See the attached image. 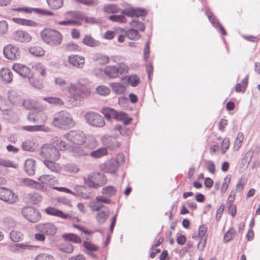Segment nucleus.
<instances>
[{"mask_svg":"<svg viewBox=\"0 0 260 260\" xmlns=\"http://www.w3.org/2000/svg\"><path fill=\"white\" fill-rule=\"evenodd\" d=\"M68 102L73 107L80 106L84 99L90 94V90L85 88H79L75 84L70 83L67 87Z\"/></svg>","mask_w":260,"mask_h":260,"instance_id":"1","label":"nucleus"},{"mask_svg":"<svg viewBox=\"0 0 260 260\" xmlns=\"http://www.w3.org/2000/svg\"><path fill=\"white\" fill-rule=\"evenodd\" d=\"M52 123L55 127L63 129L71 128L75 124L71 114L66 110L55 113Z\"/></svg>","mask_w":260,"mask_h":260,"instance_id":"2","label":"nucleus"},{"mask_svg":"<svg viewBox=\"0 0 260 260\" xmlns=\"http://www.w3.org/2000/svg\"><path fill=\"white\" fill-rule=\"evenodd\" d=\"M122 15H113L109 16L110 20L115 22L125 23L126 22V18L124 15L127 17H140L144 16L147 15V12L144 9L142 8H126L123 9L121 12Z\"/></svg>","mask_w":260,"mask_h":260,"instance_id":"3","label":"nucleus"},{"mask_svg":"<svg viewBox=\"0 0 260 260\" xmlns=\"http://www.w3.org/2000/svg\"><path fill=\"white\" fill-rule=\"evenodd\" d=\"M41 36L44 42L51 46H58L62 41L61 34L54 29H44L41 31Z\"/></svg>","mask_w":260,"mask_h":260,"instance_id":"4","label":"nucleus"},{"mask_svg":"<svg viewBox=\"0 0 260 260\" xmlns=\"http://www.w3.org/2000/svg\"><path fill=\"white\" fill-rule=\"evenodd\" d=\"M84 181L87 186L97 188L105 184L107 179L104 175L93 173L89 174L87 178H84Z\"/></svg>","mask_w":260,"mask_h":260,"instance_id":"5","label":"nucleus"},{"mask_svg":"<svg viewBox=\"0 0 260 260\" xmlns=\"http://www.w3.org/2000/svg\"><path fill=\"white\" fill-rule=\"evenodd\" d=\"M39 155L45 159L57 160L60 157V153L54 145L45 144L39 150Z\"/></svg>","mask_w":260,"mask_h":260,"instance_id":"6","label":"nucleus"},{"mask_svg":"<svg viewBox=\"0 0 260 260\" xmlns=\"http://www.w3.org/2000/svg\"><path fill=\"white\" fill-rule=\"evenodd\" d=\"M128 70V67L124 63H119L116 66H108L104 72L109 78H116L119 75L125 74Z\"/></svg>","mask_w":260,"mask_h":260,"instance_id":"7","label":"nucleus"},{"mask_svg":"<svg viewBox=\"0 0 260 260\" xmlns=\"http://www.w3.org/2000/svg\"><path fill=\"white\" fill-rule=\"evenodd\" d=\"M84 118L90 125L95 127H102L105 124L104 118L97 113L89 111L85 113Z\"/></svg>","mask_w":260,"mask_h":260,"instance_id":"8","label":"nucleus"},{"mask_svg":"<svg viewBox=\"0 0 260 260\" xmlns=\"http://www.w3.org/2000/svg\"><path fill=\"white\" fill-rule=\"evenodd\" d=\"M64 137L70 143L77 145H82L86 141L84 134L80 131H71Z\"/></svg>","mask_w":260,"mask_h":260,"instance_id":"9","label":"nucleus"},{"mask_svg":"<svg viewBox=\"0 0 260 260\" xmlns=\"http://www.w3.org/2000/svg\"><path fill=\"white\" fill-rule=\"evenodd\" d=\"M21 213L27 220L31 222H37L41 219V215L39 211L30 207L23 208Z\"/></svg>","mask_w":260,"mask_h":260,"instance_id":"10","label":"nucleus"},{"mask_svg":"<svg viewBox=\"0 0 260 260\" xmlns=\"http://www.w3.org/2000/svg\"><path fill=\"white\" fill-rule=\"evenodd\" d=\"M3 51L5 57L9 59L16 60L19 59L21 56L19 48L12 44L6 46Z\"/></svg>","mask_w":260,"mask_h":260,"instance_id":"11","label":"nucleus"},{"mask_svg":"<svg viewBox=\"0 0 260 260\" xmlns=\"http://www.w3.org/2000/svg\"><path fill=\"white\" fill-rule=\"evenodd\" d=\"M0 200L9 204H13L17 202L18 198L12 190L0 187Z\"/></svg>","mask_w":260,"mask_h":260,"instance_id":"12","label":"nucleus"},{"mask_svg":"<svg viewBox=\"0 0 260 260\" xmlns=\"http://www.w3.org/2000/svg\"><path fill=\"white\" fill-rule=\"evenodd\" d=\"M102 113L104 114L105 118L107 120H110L112 117L116 120L123 119L125 117V114L124 112H118L114 109L105 107L102 109Z\"/></svg>","mask_w":260,"mask_h":260,"instance_id":"13","label":"nucleus"},{"mask_svg":"<svg viewBox=\"0 0 260 260\" xmlns=\"http://www.w3.org/2000/svg\"><path fill=\"white\" fill-rule=\"evenodd\" d=\"M37 230L41 233L49 236H53L56 233L57 229L52 223H40L36 226Z\"/></svg>","mask_w":260,"mask_h":260,"instance_id":"14","label":"nucleus"},{"mask_svg":"<svg viewBox=\"0 0 260 260\" xmlns=\"http://www.w3.org/2000/svg\"><path fill=\"white\" fill-rule=\"evenodd\" d=\"M12 10L17 11L24 13H31V12H34L42 16H50L53 15V13L52 12L41 8H28L26 7H22L18 8L17 9H13Z\"/></svg>","mask_w":260,"mask_h":260,"instance_id":"15","label":"nucleus"},{"mask_svg":"<svg viewBox=\"0 0 260 260\" xmlns=\"http://www.w3.org/2000/svg\"><path fill=\"white\" fill-rule=\"evenodd\" d=\"M12 69L23 78H27L31 75V70L21 63H14L12 66Z\"/></svg>","mask_w":260,"mask_h":260,"instance_id":"16","label":"nucleus"},{"mask_svg":"<svg viewBox=\"0 0 260 260\" xmlns=\"http://www.w3.org/2000/svg\"><path fill=\"white\" fill-rule=\"evenodd\" d=\"M68 60L72 66L78 69L83 68L85 63L84 57L78 55H69Z\"/></svg>","mask_w":260,"mask_h":260,"instance_id":"17","label":"nucleus"},{"mask_svg":"<svg viewBox=\"0 0 260 260\" xmlns=\"http://www.w3.org/2000/svg\"><path fill=\"white\" fill-rule=\"evenodd\" d=\"M13 38L14 40L21 43L28 42L31 39L30 35L28 32L23 30L15 31L13 34Z\"/></svg>","mask_w":260,"mask_h":260,"instance_id":"18","label":"nucleus"},{"mask_svg":"<svg viewBox=\"0 0 260 260\" xmlns=\"http://www.w3.org/2000/svg\"><path fill=\"white\" fill-rule=\"evenodd\" d=\"M117 137L118 135L116 134L113 136L106 135L102 137V140L107 146L114 148L115 146H119V143L116 141Z\"/></svg>","mask_w":260,"mask_h":260,"instance_id":"19","label":"nucleus"},{"mask_svg":"<svg viewBox=\"0 0 260 260\" xmlns=\"http://www.w3.org/2000/svg\"><path fill=\"white\" fill-rule=\"evenodd\" d=\"M47 214L60 217L62 219H71L72 216L69 214H65L62 211L53 207H48L46 209Z\"/></svg>","mask_w":260,"mask_h":260,"instance_id":"20","label":"nucleus"},{"mask_svg":"<svg viewBox=\"0 0 260 260\" xmlns=\"http://www.w3.org/2000/svg\"><path fill=\"white\" fill-rule=\"evenodd\" d=\"M118 167V162L114 159H111L105 162L103 169L106 172L114 173Z\"/></svg>","mask_w":260,"mask_h":260,"instance_id":"21","label":"nucleus"},{"mask_svg":"<svg viewBox=\"0 0 260 260\" xmlns=\"http://www.w3.org/2000/svg\"><path fill=\"white\" fill-rule=\"evenodd\" d=\"M36 161L31 158L27 159L24 163V170L28 175H33L35 173Z\"/></svg>","mask_w":260,"mask_h":260,"instance_id":"22","label":"nucleus"},{"mask_svg":"<svg viewBox=\"0 0 260 260\" xmlns=\"http://www.w3.org/2000/svg\"><path fill=\"white\" fill-rule=\"evenodd\" d=\"M110 211L108 208H105L102 210L98 211L95 216L96 220L100 224H102L105 222L109 216Z\"/></svg>","mask_w":260,"mask_h":260,"instance_id":"23","label":"nucleus"},{"mask_svg":"<svg viewBox=\"0 0 260 260\" xmlns=\"http://www.w3.org/2000/svg\"><path fill=\"white\" fill-rule=\"evenodd\" d=\"M206 14L209 21L213 24V25L216 28L218 27L221 34L223 35H226V33L225 29L223 26L220 25L218 21L216 20V18L213 16V14L208 10L206 11Z\"/></svg>","mask_w":260,"mask_h":260,"instance_id":"24","label":"nucleus"},{"mask_svg":"<svg viewBox=\"0 0 260 260\" xmlns=\"http://www.w3.org/2000/svg\"><path fill=\"white\" fill-rule=\"evenodd\" d=\"M0 77L6 83H10L13 80V74L8 68H2L0 70Z\"/></svg>","mask_w":260,"mask_h":260,"instance_id":"25","label":"nucleus"},{"mask_svg":"<svg viewBox=\"0 0 260 260\" xmlns=\"http://www.w3.org/2000/svg\"><path fill=\"white\" fill-rule=\"evenodd\" d=\"M53 160L44 159L43 163L51 172L57 173L60 170L61 167L59 164L55 162Z\"/></svg>","mask_w":260,"mask_h":260,"instance_id":"26","label":"nucleus"},{"mask_svg":"<svg viewBox=\"0 0 260 260\" xmlns=\"http://www.w3.org/2000/svg\"><path fill=\"white\" fill-rule=\"evenodd\" d=\"M37 146V144L32 138L26 140L22 144L23 149L26 151H33L36 149Z\"/></svg>","mask_w":260,"mask_h":260,"instance_id":"27","label":"nucleus"},{"mask_svg":"<svg viewBox=\"0 0 260 260\" xmlns=\"http://www.w3.org/2000/svg\"><path fill=\"white\" fill-rule=\"evenodd\" d=\"M92 59L94 61L98 62L101 65L107 64L110 61V59L108 56L100 53L94 54Z\"/></svg>","mask_w":260,"mask_h":260,"instance_id":"28","label":"nucleus"},{"mask_svg":"<svg viewBox=\"0 0 260 260\" xmlns=\"http://www.w3.org/2000/svg\"><path fill=\"white\" fill-rule=\"evenodd\" d=\"M82 43L88 47H95L99 46L100 43L99 41L95 40L91 36L86 35L82 40Z\"/></svg>","mask_w":260,"mask_h":260,"instance_id":"29","label":"nucleus"},{"mask_svg":"<svg viewBox=\"0 0 260 260\" xmlns=\"http://www.w3.org/2000/svg\"><path fill=\"white\" fill-rule=\"evenodd\" d=\"M89 207L92 212L99 211L101 209H104L105 208H107L102 203L98 201L96 199L94 200L91 201L89 203Z\"/></svg>","mask_w":260,"mask_h":260,"instance_id":"30","label":"nucleus"},{"mask_svg":"<svg viewBox=\"0 0 260 260\" xmlns=\"http://www.w3.org/2000/svg\"><path fill=\"white\" fill-rule=\"evenodd\" d=\"M110 86L113 92L117 94H122L125 91V86L120 83L114 82L111 83Z\"/></svg>","mask_w":260,"mask_h":260,"instance_id":"31","label":"nucleus"},{"mask_svg":"<svg viewBox=\"0 0 260 260\" xmlns=\"http://www.w3.org/2000/svg\"><path fill=\"white\" fill-rule=\"evenodd\" d=\"M13 21L17 24L23 25L32 27H36L37 26V23L35 21L25 19L14 18H13Z\"/></svg>","mask_w":260,"mask_h":260,"instance_id":"32","label":"nucleus"},{"mask_svg":"<svg viewBox=\"0 0 260 260\" xmlns=\"http://www.w3.org/2000/svg\"><path fill=\"white\" fill-rule=\"evenodd\" d=\"M116 192L117 189L113 186H107L103 187L101 191L102 194L108 198L114 196L116 194Z\"/></svg>","mask_w":260,"mask_h":260,"instance_id":"33","label":"nucleus"},{"mask_svg":"<svg viewBox=\"0 0 260 260\" xmlns=\"http://www.w3.org/2000/svg\"><path fill=\"white\" fill-rule=\"evenodd\" d=\"M28 79L29 83L34 87L41 89L43 87V81L38 78H35L33 75H31L27 78Z\"/></svg>","mask_w":260,"mask_h":260,"instance_id":"34","label":"nucleus"},{"mask_svg":"<svg viewBox=\"0 0 260 260\" xmlns=\"http://www.w3.org/2000/svg\"><path fill=\"white\" fill-rule=\"evenodd\" d=\"M108 153L107 148L105 147L100 148L96 150L90 152V156L94 158H100L106 155Z\"/></svg>","mask_w":260,"mask_h":260,"instance_id":"35","label":"nucleus"},{"mask_svg":"<svg viewBox=\"0 0 260 260\" xmlns=\"http://www.w3.org/2000/svg\"><path fill=\"white\" fill-rule=\"evenodd\" d=\"M62 238L68 241H72L76 243H80L81 240L77 235L73 233L65 234L62 235Z\"/></svg>","mask_w":260,"mask_h":260,"instance_id":"36","label":"nucleus"},{"mask_svg":"<svg viewBox=\"0 0 260 260\" xmlns=\"http://www.w3.org/2000/svg\"><path fill=\"white\" fill-rule=\"evenodd\" d=\"M79 146L75 147L73 148L74 153L77 156H81L84 155H87L90 152V150L88 148H85L82 145H79Z\"/></svg>","mask_w":260,"mask_h":260,"instance_id":"37","label":"nucleus"},{"mask_svg":"<svg viewBox=\"0 0 260 260\" xmlns=\"http://www.w3.org/2000/svg\"><path fill=\"white\" fill-rule=\"evenodd\" d=\"M10 239L14 242H18L22 240L23 235L19 231L13 230L10 233Z\"/></svg>","mask_w":260,"mask_h":260,"instance_id":"38","label":"nucleus"},{"mask_svg":"<svg viewBox=\"0 0 260 260\" xmlns=\"http://www.w3.org/2000/svg\"><path fill=\"white\" fill-rule=\"evenodd\" d=\"M43 100L50 104L56 106H61L64 104L63 101L60 98L57 97H45Z\"/></svg>","mask_w":260,"mask_h":260,"instance_id":"39","label":"nucleus"},{"mask_svg":"<svg viewBox=\"0 0 260 260\" xmlns=\"http://www.w3.org/2000/svg\"><path fill=\"white\" fill-rule=\"evenodd\" d=\"M22 129L29 132H36L39 131H48V128H44V126L42 125H27L24 126Z\"/></svg>","mask_w":260,"mask_h":260,"instance_id":"40","label":"nucleus"},{"mask_svg":"<svg viewBox=\"0 0 260 260\" xmlns=\"http://www.w3.org/2000/svg\"><path fill=\"white\" fill-rule=\"evenodd\" d=\"M55 180V178L50 175H43L38 178V181L42 183L46 184H52Z\"/></svg>","mask_w":260,"mask_h":260,"instance_id":"41","label":"nucleus"},{"mask_svg":"<svg viewBox=\"0 0 260 260\" xmlns=\"http://www.w3.org/2000/svg\"><path fill=\"white\" fill-rule=\"evenodd\" d=\"M31 68L34 71L38 72L42 76H46V68L42 63H36L32 66Z\"/></svg>","mask_w":260,"mask_h":260,"instance_id":"42","label":"nucleus"},{"mask_svg":"<svg viewBox=\"0 0 260 260\" xmlns=\"http://www.w3.org/2000/svg\"><path fill=\"white\" fill-rule=\"evenodd\" d=\"M244 139V134L242 132H239L235 140L233 149L234 151H237L241 147Z\"/></svg>","mask_w":260,"mask_h":260,"instance_id":"43","label":"nucleus"},{"mask_svg":"<svg viewBox=\"0 0 260 260\" xmlns=\"http://www.w3.org/2000/svg\"><path fill=\"white\" fill-rule=\"evenodd\" d=\"M30 53L36 56H41L44 54V50L43 49L38 46L31 47L29 48Z\"/></svg>","mask_w":260,"mask_h":260,"instance_id":"44","label":"nucleus"},{"mask_svg":"<svg viewBox=\"0 0 260 260\" xmlns=\"http://www.w3.org/2000/svg\"><path fill=\"white\" fill-rule=\"evenodd\" d=\"M126 36L129 39L134 40H138L140 37L138 31L133 28L128 30L126 32Z\"/></svg>","mask_w":260,"mask_h":260,"instance_id":"45","label":"nucleus"},{"mask_svg":"<svg viewBox=\"0 0 260 260\" xmlns=\"http://www.w3.org/2000/svg\"><path fill=\"white\" fill-rule=\"evenodd\" d=\"M28 198L30 202L32 204H38L42 201V197L40 194L37 192H32L29 193Z\"/></svg>","mask_w":260,"mask_h":260,"instance_id":"46","label":"nucleus"},{"mask_svg":"<svg viewBox=\"0 0 260 260\" xmlns=\"http://www.w3.org/2000/svg\"><path fill=\"white\" fill-rule=\"evenodd\" d=\"M236 235V232L234 228H230L225 234L223 238L224 243L229 242L233 239Z\"/></svg>","mask_w":260,"mask_h":260,"instance_id":"47","label":"nucleus"},{"mask_svg":"<svg viewBox=\"0 0 260 260\" xmlns=\"http://www.w3.org/2000/svg\"><path fill=\"white\" fill-rule=\"evenodd\" d=\"M49 7L53 9H57L60 8L63 4L62 0H46Z\"/></svg>","mask_w":260,"mask_h":260,"instance_id":"48","label":"nucleus"},{"mask_svg":"<svg viewBox=\"0 0 260 260\" xmlns=\"http://www.w3.org/2000/svg\"><path fill=\"white\" fill-rule=\"evenodd\" d=\"M52 142L55 147H57L58 149L62 150L66 149L67 145L65 142L61 140L57 137H55L52 139Z\"/></svg>","mask_w":260,"mask_h":260,"instance_id":"49","label":"nucleus"},{"mask_svg":"<svg viewBox=\"0 0 260 260\" xmlns=\"http://www.w3.org/2000/svg\"><path fill=\"white\" fill-rule=\"evenodd\" d=\"M96 91L98 94L102 96H106L110 92L109 88L104 85L98 86L96 88Z\"/></svg>","mask_w":260,"mask_h":260,"instance_id":"50","label":"nucleus"},{"mask_svg":"<svg viewBox=\"0 0 260 260\" xmlns=\"http://www.w3.org/2000/svg\"><path fill=\"white\" fill-rule=\"evenodd\" d=\"M119 10V8L116 5H107L104 7V11L108 13H116Z\"/></svg>","mask_w":260,"mask_h":260,"instance_id":"51","label":"nucleus"},{"mask_svg":"<svg viewBox=\"0 0 260 260\" xmlns=\"http://www.w3.org/2000/svg\"><path fill=\"white\" fill-rule=\"evenodd\" d=\"M89 83V81L87 78H80L78 80L77 83L75 85L79 88H85L89 89L87 87V85Z\"/></svg>","mask_w":260,"mask_h":260,"instance_id":"52","label":"nucleus"},{"mask_svg":"<svg viewBox=\"0 0 260 260\" xmlns=\"http://www.w3.org/2000/svg\"><path fill=\"white\" fill-rule=\"evenodd\" d=\"M83 245L86 249L87 252L95 251L98 249V246L89 241H84Z\"/></svg>","mask_w":260,"mask_h":260,"instance_id":"53","label":"nucleus"},{"mask_svg":"<svg viewBox=\"0 0 260 260\" xmlns=\"http://www.w3.org/2000/svg\"><path fill=\"white\" fill-rule=\"evenodd\" d=\"M32 247V246H30L27 244L23 243H19L16 244L14 245L13 251V252H18L20 249H30Z\"/></svg>","mask_w":260,"mask_h":260,"instance_id":"54","label":"nucleus"},{"mask_svg":"<svg viewBox=\"0 0 260 260\" xmlns=\"http://www.w3.org/2000/svg\"><path fill=\"white\" fill-rule=\"evenodd\" d=\"M8 24L6 21H0V36L6 34L8 31Z\"/></svg>","mask_w":260,"mask_h":260,"instance_id":"55","label":"nucleus"},{"mask_svg":"<svg viewBox=\"0 0 260 260\" xmlns=\"http://www.w3.org/2000/svg\"><path fill=\"white\" fill-rule=\"evenodd\" d=\"M35 260H54V257L50 254L48 253H40L37 255Z\"/></svg>","mask_w":260,"mask_h":260,"instance_id":"56","label":"nucleus"},{"mask_svg":"<svg viewBox=\"0 0 260 260\" xmlns=\"http://www.w3.org/2000/svg\"><path fill=\"white\" fill-rule=\"evenodd\" d=\"M128 82L133 87H135L139 83V78L136 75L130 76L128 78Z\"/></svg>","mask_w":260,"mask_h":260,"instance_id":"57","label":"nucleus"},{"mask_svg":"<svg viewBox=\"0 0 260 260\" xmlns=\"http://www.w3.org/2000/svg\"><path fill=\"white\" fill-rule=\"evenodd\" d=\"M230 180H231V177H229V176H227L226 177L224 178V179L223 180V182L222 183V187L221 188V193H224L226 191V190L228 188Z\"/></svg>","mask_w":260,"mask_h":260,"instance_id":"58","label":"nucleus"},{"mask_svg":"<svg viewBox=\"0 0 260 260\" xmlns=\"http://www.w3.org/2000/svg\"><path fill=\"white\" fill-rule=\"evenodd\" d=\"M221 152L224 154L230 147V140L228 138H224L221 143Z\"/></svg>","mask_w":260,"mask_h":260,"instance_id":"59","label":"nucleus"},{"mask_svg":"<svg viewBox=\"0 0 260 260\" xmlns=\"http://www.w3.org/2000/svg\"><path fill=\"white\" fill-rule=\"evenodd\" d=\"M0 166L5 167L16 168L15 165L11 161L4 158H0Z\"/></svg>","mask_w":260,"mask_h":260,"instance_id":"60","label":"nucleus"},{"mask_svg":"<svg viewBox=\"0 0 260 260\" xmlns=\"http://www.w3.org/2000/svg\"><path fill=\"white\" fill-rule=\"evenodd\" d=\"M21 183L23 185L33 188L35 181L29 178H23L21 180Z\"/></svg>","mask_w":260,"mask_h":260,"instance_id":"61","label":"nucleus"},{"mask_svg":"<svg viewBox=\"0 0 260 260\" xmlns=\"http://www.w3.org/2000/svg\"><path fill=\"white\" fill-rule=\"evenodd\" d=\"M65 48L69 51H75L78 50V46L72 42L67 43L65 45Z\"/></svg>","mask_w":260,"mask_h":260,"instance_id":"62","label":"nucleus"},{"mask_svg":"<svg viewBox=\"0 0 260 260\" xmlns=\"http://www.w3.org/2000/svg\"><path fill=\"white\" fill-rule=\"evenodd\" d=\"M207 231V228L205 225H201L199 229V236L202 238V240L203 239L207 238L205 235Z\"/></svg>","mask_w":260,"mask_h":260,"instance_id":"63","label":"nucleus"},{"mask_svg":"<svg viewBox=\"0 0 260 260\" xmlns=\"http://www.w3.org/2000/svg\"><path fill=\"white\" fill-rule=\"evenodd\" d=\"M66 169L68 172L77 173L79 171L78 167L74 164H68L66 166Z\"/></svg>","mask_w":260,"mask_h":260,"instance_id":"64","label":"nucleus"}]
</instances>
